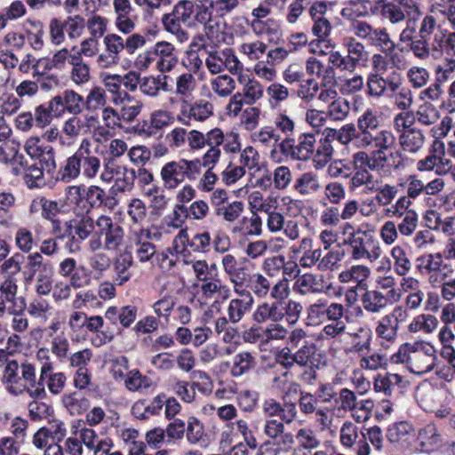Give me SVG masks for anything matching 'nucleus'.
Returning <instances> with one entry per match:
<instances>
[{
    "label": "nucleus",
    "mask_w": 455,
    "mask_h": 455,
    "mask_svg": "<svg viewBox=\"0 0 455 455\" xmlns=\"http://www.w3.org/2000/svg\"><path fill=\"white\" fill-rule=\"evenodd\" d=\"M220 18L213 0H180L172 12L163 16L162 21L165 30L175 36L180 43L189 39V34L182 24L190 28L203 27L204 36L213 41L220 30Z\"/></svg>",
    "instance_id": "nucleus-1"
},
{
    "label": "nucleus",
    "mask_w": 455,
    "mask_h": 455,
    "mask_svg": "<svg viewBox=\"0 0 455 455\" xmlns=\"http://www.w3.org/2000/svg\"><path fill=\"white\" fill-rule=\"evenodd\" d=\"M346 54L331 49L329 52L321 50L320 55H328L325 64L316 57H309L306 60V72L308 76L322 79L323 86H333L337 84L336 70L354 73L357 68L367 67L369 54L365 45L355 37H347L343 41Z\"/></svg>",
    "instance_id": "nucleus-2"
},
{
    "label": "nucleus",
    "mask_w": 455,
    "mask_h": 455,
    "mask_svg": "<svg viewBox=\"0 0 455 455\" xmlns=\"http://www.w3.org/2000/svg\"><path fill=\"white\" fill-rule=\"evenodd\" d=\"M167 138L171 146L176 148H183L188 143V148L193 151L208 149L217 143H225V152L235 154L240 150L239 134L234 132L225 133L220 127H214L203 132L196 129L188 131L183 127L173 128Z\"/></svg>",
    "instance_id": "nucleus-3"
},
{
    "label": "nucleus",
    "mask_w": 455,
    "mask_h": 455,
    "mask_svg": "<svg viewBox=\"0 0 455 455\" xmlns=\"http://www.w3.org/2000/svg\"><path fill=\"white\" fill-rule=\"evenodd\" d=\"M197 86L196 79L191 73L184 72L175 80V94L181 99L176 120L186 127H192L196 123H204L213 116V105L204 100L189 102V98Z\"/></svg>",
    "instance_id": "nucleus-4"
},
{
    "label": "nucleus",
    "mask_w": 455,
    "mask_h": 455,
    "mask_svg": "<svg viewBox=\"0 0 455 455\" xmlns=\"http://www.w3.org/2000/svg\"><path fill=\"white\" fill-rule=\"evenodd\" d=\"M101 167V161L92 151V143L89 138H84L75 153L68 156L60 167L59 180L70 183L83 177L95 179Z\"/></svg>",
    "instance_id": "nucleus-5"
},
{
    "label": "nucleus",
    "mask_w": 455,
    "mask_h": 455,
    "mask_svg": "<svg viewBox=\"0 0 455 455\" xmlns=\"http://www.w3.org/2000/svg\"><path fill=\"white\" fill-rule=\"evenodd\" d=\"M355 128L358 132L357 147L368 148L372 144L396 148L395 134L387 129H381V117L379 111L368 108L356 120Z\"/></svg>",
    "instance_id": "nucleus-6"
},
{
    "label": "nucleus",
    "mask_w": 455,
    "mask_h": 455,
    "mask_svg": "<svg viewBox=\"0 0 455 455\" xmlns=\"http://www.w3.org/2000/svg\"><path fill=\"white\" fill-rule=\"evenodd\" d=\"M128 35L126 38L116 33H109L104 36L105 52L100 53L96 59L97 66L100 68H110L118 65L123 52L132 55L146 44L144 36L137 33Z\"/></svg>",
    "instance_id": "nucleus-7"
},
{
    "label": "nucleus",
    "mask_w": 455,
    "mask_h": 455,
    "mask_svg": "<svg viewBox=\"0 0 455 455\" xmlns=\"http://www.w3.org/2000/svg\"><path fill=\"white\" fill-rule=\"evenodd\" d=\"M395 363H406L408 369L420 375L431 371L436 362L435 349L429 343H404L392 355Z\"/></svg>",
    "instance_id": "nucleus-8"
},
{
    "label": "nucleus",
    "mask_w": 455,
    "mask_h": 455,
    "mask_svg": "<svg viewBox=\"0 0 455 455\" xmlns=\"http://www.w3.org/2000/svg\"><path fill=\"white\" fill-rule=\"evenodd\" d=\"M97 230L88 242L89 249L97 251L104 249L108 251H117L124 242V229L117 222L105 214L96 219Z\"/></svg>",
    "instance_id": "nucleus-9"
},
{
    "label": "nucleus",
    "mask_w": 455,
    "mask_h": 455,
    "mask_svg": "<svg viewBox=\"0 0 455 455\" xmlns=\"http://www.w3.org/2000/svg\"><path fill=\"white\" fill-rule=\"evenodd\" d=\"M160 179L164 188L175 190L186 180H196L201 175V164L199 159L188 160L180 158L165 163L160 169Z\"/></svg>",
    "instance_id": "nucleus-10"
},
{
    "label": "nucleus",
    "mask_w": 455,
    "mask_h": 455,
    "mask_svg": "<svg viewBox=\"0 0 455 455\" xmlns=\"http://www.w3.org/2000/svg\"><path fill=\"white\" fill-rule=\"evenodd\" d=\"M374 149L370 153L358 151L352 156L355 169L367 168L372 172H383L395 165L399 151L395 148L372 144Z\"/></svg>",
    "instance_id": "nucleus-11"
},
{
    "label": "nucleus",
    "mask_w": 455,
    "mask_h": 455,
    "mask_svg": "<svg viewBox=\"0 0 455 455\" xmlns=\"http://www.w3.org/2000/svg\"><path fill=\"white\" fill-rule=\"evenodd\" d=\"M291 291L286 279L275 283L272 300H264L257 305L252 320L258 324L267 323H281V299H287Z\"/></svg>",
    "instance_id": "nucleus-12"
},
{
    "label": "nucleus",
    "mask_w": 455,
    "mask_h": 455,
    "mask_svg": "<svg viewBox=\"0 0 455 455\" xmlns=\"http://www.w3.org/2000/svg\"><path fill=\"white\" fill-rule=\"evenodd\" d=\"M353 34L383 54H390L396 48L395 42L385 27H375L368 21H355Z\"/></svg>",
    "instance_id": "nucleus-13"
},
{
    "label": "nucleus",
    "mask_w": 455,
    "mask_h": 455,
    "mask_svg": "<svg viewBox=\"0 0 455 455\" xmlns=\"http://www.w3.org/2000/svg\"><path fill=\"white\" fill-rule=\"evenodd\" d=\"M33 379V364L18 363L16 360L8 361L5 364L2 382L9 393L21 395L28 389V380Z\"/></svg>",
    "instance_id": "nucleus-14"
},
{
    "label": "nucleus",
    "mask_w": 455,
    "mask_h": 455,
    "mask_svg": "<svg viewBox=\"0 0 455 455\" xmlns=\"http://www.w3.org/2000/svg\"><path fill=\"white\" fill-rule=\"evenodd\" d=\"M315 134L301 133L297 140L286 137L278 143L279 151L293 161H307L315 153Z\"/></svg>",
    "instance_id": "nucleus-15"
},
{
    "label": "nucleus",
    "mask_w": 455,
    "mask_h": 455,
    "mask_svg": "<svg viewBox=\"0 0 455 455\" xmlns=\"http://www.w3.org/2000/svg\"><path fill=\"white\" fill-rule=\"evenodd\" d=\"M374 230L375 228L371 225L370 228L364 230L366 235L360 234L355 237L353 235L350 240H344V243L350 247L352 259L372 261L379 257L380 247L373 235Z\"/></svg>",
    "instance_id": "nucleus-16"
},
{
    "label": "nucleus",
    "mask_w": 455,
    "mask_h": 455,
    "mask_svg": "<svg viewBox=\"0 0 455 455\" xmlns=\"http://www.w3.org/2000/svg\"><path fill=\"white\" fill-rule=\"evenodd\" d=\"M208 56L205 59V65L212 74H220L225 69L232 74L242 70L243 67L234 50L226 48L224 50L207 51Z\"/></svg>",
    "instance_id": "nucleus-17"
},
{
    "label": "nucleus",
    "mask_w": 455,
    "mask_h": 455,
    "mask_svg": "<svg viewBox=\"0 0 455 455\" xmlns=\"http://www.w3.org/2000/svg\"><path fill=\"white\" fill-rule=\"evenodd\" d=\"M401 85V75L395 71L386 77L380 73H370L366 80L367 94L373 99H379L388 92H395Z\"/></svg>",
    "instance_id": "nucleus-18"
},
{
    "label": "nucleus",
    "mask_w": 455,
    "mask_h": 455,
    "mask_svg": "<svg viewBox=\"0 0 455 455\" xmlns=\"http://www.w3.org/2000/svg\"><path fill=\"white\" fill-rule=\"evenodd\" d=\"M263 433L268 438L269 444L277 447L274 455H277L279 451H288L295 443L294 435L285 431L284 424L277 419H267L263 425Z\"/></svg>",
    "instance_id": "nucleus-19"
},
{
    "label": "nucleus",
    "mask_w": 455,
    "mask_h": 455,
    "mask_svg": "<svg viewBox=\"0 0 455 455\" xmlns=\"http://www.w3.org/2000/svg\"><path fill=\"white\" fill-rule=\"evenodd\" d=\"M407 316L402 307H395L392 313L385 315L377 323L375 333L378 338L388 343H395L398 338L399 323Z\"/></svg>",
    "instance_id": "nucleus-20"
},
{
    "label": "nucleus",
    "mask_w": 455,
    "mask_h": 455,
    "mask_svg": "<svg viewBox=\"0 0 455 455\" xmlns=\"http://www.w3.org/2000/svg\"><path fill=\"white\" fill-rule=\"evenodd\" d=\"M345 307L342 304L332 302L321 298L310 304L307 308V319L313 323H323L327 320H336L344 316Z\"/></svg>",
    "instance_id": "nucleus-21"
},
{
    "label": "nucleus",
    "mask_w": 455,
    "mask_h": 455,
    "mask_svg": "<svg viewBox=\"0 0 455 455\" xmlns=\"http://www.w3.org/2000/svg\"><path fill=\"white\" fill-rule=\"evenodd\" d=\"M225 143H217L215 145L211 146L208 149H206L202 156V158L199 159L201 164V168L204 167L206 169L203 177L200 180V186L202 189L204 191H211L213 189V186L217 180V175L212 172L213 168L220 162L221 157V149L220 147L223 146V149L225 150Z\"/></svg>",
    "instance_id": "nucleus-22"
},
{
    "label": "nucleus",
    "mask_w": 455,
    "mask_h": 455,
    "mask_svg": "<svg viewBox=\"0 0 455 455\" xmlns=\"http://www.w3.org/2000/svg\"><path fill=\"white\" fill-rule=\"evenodd\" d=\"M428 282L433 288L441 290L443 299L451 301L455 299V269L451 265L443 264L428 277Z\"/></svg>",
    "instance_id": "nucleus-23"
},
{
    "label": "nucleus",
    "mask_w": 455,
    "mask_h": 455,
    "mask_svg": "<svg viewBox=\"0 0 455 455\" xmlns=\"http://www.w3.org/2000/svg\"><path fill=\"white\" fill-rule=\"evenodd\" d=\"M116 15L115 26L122 34H131L136 27L132 17L133 7L130 0H113Z\"/></svg>",
    "instance_id": "nucleus-24"
},
{
    "label": "nucleus",
    "mask_w": 455,
    "mask_h": 455,
    "mask_svg": "<svg viewBox=\"0 0 455 455\" xmlns=\"http://www.w3.org/2000/svg\"><path fill=\"white\" fill-rule=\"evenodd\" d=\"M239 297L233 298L228 301L226 313L232 324L240 323L252 309L254 297L251 292L237 294Z\"/></svg>",
    "instance_id": "nucleus-25"
},
{
    "label": "nucleus",
    "mask_w": 455,
    "mask_h": 455,
    "mask_svg": "<svg viewBox=\"0 0 455 455\" xmlns=\"http://www.w3.org/2000/svg\"><path fill=\"white\" fill-rule=\"evenodd\" d=\"M158 235V233L152 232L148 228H141L135 234V256L140 262H148L156 255V246L149 240Z\"/></svg>",
    "instance_id": "nucleus-26"
},
{
    "label": "nucleus",
    "mask_w": 455,
    "mask_h": 455,
    "mask_svg": "<svg viewBox=\"0 0 455 455\" xmlns=\"http://www.w3.org/2000/svg\"><path fill=\"white\" fill-rule=\"evenodd\" d=\"M56 109L60 110L61 116L67 111L71 115L78 116L84 109V98L74 90H65L62 94L52 97Z\"/></svg>",
    "instance_id": "nucleus-27"
},
{
    "label": "nucleus",
    "mask_w": 455,
    "mask_h": 455,
    "mask_svg": "<svg viewBox=\"0 0 455 455\" xmlns=\"http://www.w3.org/2000/svg\"><path fill=\"white\" fill-rule=\"evenodd\" d=\"M363 291L364 293L362 295L361 302L363 309L366 312L371 314H380L388 306L396 303V301L393 300L389 297H387V295L379 290H368L366 288Z\"/></svg>",
    "instance_id": "nucleus-28"
},
{
    "label": "nucleus",
    "mask_w": 455,
    "mask_h": 455,
    "mask_svg": "<svg viewBox=\"0 0 455 455\" xmlns=\"http://www.w3.org/2000/svg\"><path fill=\"white\" fill-rule=\"evenodd\" d=\"M258 365L257 354L250 351H240L232 357L230 375L241 378L251 373Z\"/></svg>",
    "instance_id": "nucleus-29"
},
{
    "label": "nucleus",
    "mask_w": 455,
    "mask_h": 455,
    "mask_svg": "<svg viewBox=\"0 0 455 455\" xmlns=\"http://www.w3.org/2000/svg\"><path fill=\"white\" fill-rule=\"evenodd\" d=\"M153 54L157 55L156 68L163 74L172 71L178 63L175 47L169 42H157Z\"/></svg>",
    "instance_id": "nucleus-30"
},
{
    "label": "nucleus",
    "mask_w": 455,
    "mask_h": 455,
    "mask_svg": "<svg viewBox=\"0 0 455 455\" xmlns=\"http://www.w3.org/2000/svg\"><path fill=\"white\" fill-rule=\"evenodd\" d=\"M199 282L202 296L205 299H212L217 294L223 295V299H228L230 295V289L223 284L218 269Z\"/></svg>",
    "instance_id": "nucleus-31"
},
{
    "label": "nucleus",
    "mask_w": 455,
    "mask_h": 455,
    "mask_svg": "<svg viewBox=\"0 0 455 455\" xmlns=\"http://www.w3.org/2000/svg\"><path fill=\"white\" fill-rule=\"evenodd\" d=\"M293 290L300 295L324 292L325 285L323 276L312 273L303 274L296 279L293 284Z\"/></svg>",
    "instance_id": "nucleus-32"
},
{
    "label": "nucleus",
    "mask_w": 455,
    "mask_h": 455,
    "mask_svg": "<svg viewBox=\"0 0 455 455\" xmlns=\"http://www.w3.org/2000/svg\"><path fill=\"white\" fill-rule=\"evenodd\" d=\"M375 16H380L384 20H388L392 25H396L403 22L406 20L404 12L396 2L388 0H376L374 1Z\"/></svg>",
    "instance_id": "nucleus-33"
},
{
    "label": "nucleus",
    "mask_w": 455,
    "mask_h": 455,
    "mask_svg": "<svg viewBox=\"0 0 455 455\" xmlns=\"http://www.w3.org/2000/svg\"><path fill=\"white\" fill-rule=\"evenodd\" d=\"M84 199L91 209H99L105 207L114 209L116 202L114 198L109 197L106 191L97 185H91L84 188Z\"/></svg>",
    "instance_id": "nucleus-34"
},
{
    "label": "nucleus",
    "mask_w": 455,
    "mask_h": 455,
    "mask_svg": "<svg viewBox=\"0 0 455 455\" xmlns=\"http://www.w3.org/2000/svg\"><path fill=\"white\" fill-rule=\"evenodd\" d=\"M52 371L53 364L41 366L40 375L38 379H36V368L33 365V379L28 380V384L27 386L28 389H26V393H28L31 398L42 400L47 397V392L45 389V387H47V377L48 373Z\"/></svg>",
    "instance_id": "nucleus-35"
},
{
    "label": "nucleus",
    "mask_w": 455,
    "mask_h": 455,
    "mask_svg": "<svg viewBox=\"0 0 455 455\" xmlns=\"http://www.w3.org/2000/svg\"><path fill=\"white\" fill-rule=\"evenodd\" d=\"M444 52L455 56V32L437 29L432 41V55L438 58Z\"/></svg>",
    "instance_id": "nucleus-36"
},
{
    "label": "nucleus",
    "mask_w": 455,
    "mask_h": 455,
    "mask_svg": "<svg viewBox=\"0 0 455 455\" xmlns=\"http://www.w3.org/2000/svg\"><path fill=\"white\" fill-rule=\"evenodd\" d=\"M133 265V258L130 251L119 252L114 259L113 267L116 274L115 282L123 285L132 277L131 267Z\"/></svg>",
    "instance_id": "nucleus-37"
},
{
    "label": "nucleus",
    "mask_w": 455,
    "mask_h": 455,
    "mask_svg": "<svg viewBox=\"0 0 455 455\" xmlns=\"http://www.w3.org/2000/svg\"><path fill=\"white\" fill-rule=\"evenodd\" d=\"M321 188L318 176L313 172L301 173L295 179L293 190L300 196H310L317 193Z\"/></svg>",
    "instance_id": "nucleus-38"
},
{
    "label": "nucleus",
    "mask_w": 455,
    "mask_h": 455,
    "mask_svg": "<svg viewBox=\"0 0 455 455\" xmlns=\"http://www.w3.org/2000/svg\"><path fill=\"white\" fill-rule=\"evenodd\" d=\"M121 103H115L114 105L120 107L117 112L123 124H131L140 114L143 104L140 100L130 94L121 99Z\"/></svg>",
    "instance_id": "nucleus-39"
},
{
    "label": "nucleus",
    "mask_w": 455,
    "mask_h": 455,
    "mask_svg": "<svg viewBox=\"0 0 455 455\" xmlns=\"http://www.w3.org/2000/svg\"><path fill=\"white\" fill-rule=\"evenodd\" d=\"M418 441L421 451L427 453L438 450L442 445V438L434 424H428L419 431Z\"/></svg>",
    "instance_id": "nucleus-40"
},
{
    "label": "nucleus",
    "mask_w": 455,
    "mask_h": 455,
    "mask_svg": "<svg viewBox=\"0 0 455 455\" xmlns=\"http://www.w3.org/2000/svg\"><path fill=\"white\" fill-rule=\"evenodd\" d=\"M349 335L351 338L349 352L357 354L359 356L370 353L372 340V331L371 329L360 327L356 331Z\"/></svg>",
    "instance_id": "nucleus-41"
},
{
    "label": "nucleus",
    "mask_w": 455,
    "mask_h": 455,
    "mask_svg": "<svg viewBox=\"0 0 455 455\" xmlns=\"http://www.w3.org/2000/svg\"><path fill=\"white\" fill-rule=\"evenodd\" d=\"M399 143L403 150L415 154L422 148L425 135L418 128L408 129L399 135Z\"/></svg>",
    "instance_id": "nucleus-42"
},
{
    "label": "nucleus",
    "mask_w": 455,
    "mask_h": 455,
    "mask_svg": "<svg viewBox=\"0 0 455 455\" xmlns=\"http://www.w3.org/2000/svg\"><path fill=\"white\" fill-rule=\"evenodd\" d=\"M142 196L148 199L149 207L156 214L160 215L168 206L169 198L165 195V188L158 184L150 186L141 192Z\"/></svg>",
    "instance_id": "nucleus-43"
},
{
    "label": "nucleus",
    "mask_w": 455,
    "mask_h": 455,
    "mask_svg": "<svg viewBox=\"0 0 455 455\" xmlns=\"http://www.w3.org/2000/svg\"><path fill=\"white\" fill-rule=\"evenodd\" d=\"M53 98L47 104H41L37 106L33 113V120H35V125L39 128H44L48 126L52 119L61 117L59 109H56V104Z\"/></svg>",
    "instance_id": "nucleus-44"
},
{
    "label": "nucleus",
    "mask_w": 455,
    "mask_h": 455,
    "mask_svg": "<svg viewBox=\"0 0 455 455\" xmlns=\"http://www.w3.org/2000/svg\"><path fill=\"white\" fill-rule=\"evenodd\" d=\"M50 350L51 353L60 362L68 360L70 354V342L64 331L59 334L50 333Z\"/></svg>",
    "instance_id": "nucleus-45"
},
{
    "label": "nucleus",
    "mask_w": 455,
    "mask_h": 455,
    "mask_svg": "<svg viewBox=\"0 0 455 455\" xmlns=\"http://www.w3.org/2000/svg\"><path fill=\"white\" fill-rule=\"evenodd\" d=\"M252 296L258 299H266L273 293L275 283L272 285L267 276L260 273H254L250 276L249 285Z\"/></svg>",
    "instance_id": "nucleus-46"
},
{
    "label": "nucleus",
    "mask_w": 455,
    "mask_h": 455,
    "mask_svg": "<svg viewBox=\"0 0 455 455\" xmlns=\"http://www.w3.org/2000/svg\"><path fill=\"white\" fill-rule=\"evenodd\" d=\"M403 382V378L396 373H386L378 375L374 379L373 388L377 393H383L386 396H391L395 388Z\"/></svg>",
    "instance_id": "nucleus-47"
},
{
    "label": "nucleus",
    "mask_w": 455,
    "mask_h": 455,
    "mask_svg": "<svg viewBox=\"0 0 455 455\" xmlns=\"http://www.w3.org/2000/svg\"><path fill=\"white\" fill-rule=\"evenodd\" d=\"M303 306L295 299H281V322L285 320L289 325H295L301 317Z\"/></svg>",
    "instance_id": "nucleus-48"
},
{
    "label": "nucleus",
    "mask_w": 455,
    "mask_h": 455,
    "mask_svg": "<svg viewBox=\"0 0 455 455\" xmlns=\"http://www.w3.org/2000/svg\"><path fill=\"white\" fill-rule=\"evenodd\" d=\"M26 25L29 26L25 30V36L29 45L36 51L42 50L44 47L43 36L44 35L43 23L40 20L28 19L26 20Z\"/></svg>",
    "instance_id": "nucleus-49"
},
{
    "label": "nucleus",
    "mask_w": 455,
    "mask_h": 455,
    "mask_svg": "<svg viewBox=\"0 0 455 455\" xmlns=\"http://www.w3.org/2000/svg\"><path fill=\"white\" fill-rule=\"evenodd\" d=\"M20 165L25 171V180L28 188H39L45 184L44 172L45 169L41 168L36 162L29 163L27 159Z\"/></svg>",
    "instance_id": "nucleus-50"
},
{
    "label": "nucleus",
    "mask_w": 455,
    "mask_h": 455,
    "mask_svg": "<svg viewBox=\"0 0 455 455\" xmlns=\"http://www.w3.org/2000/svg\"><path fill=\"white\" fill-rule=\"evenodd\" d=\"M101 118L104 122L105 127H98L94 133L95 136H100L103 138L108 136L109 133L105 128L113 130L116 128L123 127L124 124L121 121V118L116 108H114L109 106L104 108L101 111Z\"/></svg>",
    "instance_id": "nucleus-51"
},
{
    "label": "nucleus",
    "mask_w": 455,
    "mask_h": 455,
    "mask_svg": "<svg viewBox=\"0 0 455 455\" xmlns=\"http://www.w3.org/2000/svg\"><path fill=\"white\" fill-rule=\"evenodd\" d=\"M69 64L72 66L70 78L76 84L81 85L90 80V67L86 62H84L83 58L79 55L71 56L69 59Z\"/></svg>",
    "instance_id": "nucleus-52"
},
{
    "label": "nucleus",
    "mask_w": 455,
    "mask_h": 455,
    "mask_svg": "<svg viewBox=\"0 0 455 455\" xmlns=\"http://www.w3.org/2000/svg\"><path fill=\"white\" fill-rule=\"evenodd\" d=\"M106 91L100 86L92 88L84 98V109L88 113H97L100 109L106 108Z\"/></svg>",
    "instance_id": "nucleus-53"
},
{
    "label": "nucleus",
    "mask_w": 455,
    "mask_h": 455,
    "mask_svg": "<svg viewBox=\"0 0 455 455\" xmlns=\"http://www.w3.org/2000/svg\"><path fill=\"white\" fill-rule=\"evenodd\" d=\"M62 403L71 415H81L89 408V400L77 392L64 395Z\"/></svg>",
    "instance_id": "nucleus-54"
},
{
    "label": "nucleus",
    "mask_w": 455,
    "mask_h": 455,
    "mask_svg": "<svg viewBox=\"0 0 455 455\" xmlns=\"http://www.w3.org/2000/svg\"><path fill=\"white\" fill-rule=\"evenodd\" d=\"M152 384V379L139 370L130 371L124 379V386L131 392H141L151 387Z\"/></svg>",
    "instance_id": "nucleus-55"
},
{
    "label": "nucleus",
    "mask_w": 455,
    "mask_h": 455,
    "mask_svg": "<svg viewBox=\"0 0 455 455\" xmlns=\"http://www.w3.org/2000/svg\"><path fill=\"white\" fill-rule=\"evenodd\" d=\"M438 325V320L435 315L420 314L415 316L408 325V331L411 333L424 331L433 332Z\"/></svg>",
    "instance_id": "nucleus-56"
},
{
    "label": "nucleus",
    "mask_w": 455,
    "mask_h": 455,
    "mask_svg": "<svg viewBox=\"0 0 455 455\" xmlns=\"http://www.w3.org/2000/svg\"><path fill=\"white\" fill-rule=\"evenodd\" d=\"M439 118V110L430 102L420 104L414 116L415 121L425 126H430L435 124Z\"/></svg>",
    "instance_id": "nucleus-57"
},
{
    "label": "nucleus",
    "mask_w": 455,
    "mask_h": 455,
    "mask_svg": "<svg viewBox=\"0 0 455 455\" xmlns=\"http://www.w3.org/2000/svg\"><path fill=\"white\" fill-rule=\"evenodd\" d=\"M268 185L273 181L274 187L277 190H286L292 182V173L291 169L285 165L277 166L271 176L266 178Z\"/></svg>",
    "instance_id": "nucleus-58"
},
{
    "label": "nucleus",
    "mask_w": 455,
    "mask_h": 455,
    "mask_svg": "<svg viewBox=\"0 0 455 455\" xmlns=\"http://www.w3.org/2000/svg\"><path fill=\"white\" fill-rule=\"evenodd\" d=\"M233 231L250 236H259L262 234L261 218L256 213H252L251 218L243 217L241 224L235 227Z\"/></svg>",
    "instance_id": "nucleus-59"
},
{
    "label": "nucleus",
    "mask_w": 455,
    "mask_h": 455,
    "mask_svg": "<svg viewBox=\"0 0 455 455\" xmlns=\"http://www.w3.org/2000/svg\"><path fill=\"white\" fill-rule=\"evenodd\" d=\"M331 22L324 17L322 19H316L312 26V33L317 37L319 43H323L326 49L335 48V44L331 40L327 39L331 32Z\"/></svg>",
    "instance_id": "nucleus-60"
},
{
    "label": "nucleus",
    "mask_w": 455,
    "mask_h": 455,
    "mask_svg": "<svg viewBox=\"0 0 455 455\" xmlns=\"http://www.w3.org/2000/svg\"><path fill=\"white\" fill-rule=\"evenodd\" d=\"M244 211V204L241 201H232L222 207H219L214 213L223 220L233 223L239 220Z\"/></svg>",
    "instance_id": "nucleus-61"
},
{
    "label": "nucleus",
    "mask_w": 455,
    "mask_h": 455,
    "mask_svg": "<svg viewBox=\"0 0 455 455\" xmlns=\"http://www.w3.org/2000/svg\"><path fill=\"white\" fill-rule=\"evenodd\" d=\"M62 132L68 139L75 140L87 134V124L83 123L80 116L72 115L64 122Z\"/></svg>",
    "instance_id": "nucleus-62"
},
{
    "label": "nucleus",
    "mask_w": 455,
    "mask_h": 455,
    "mask_svg": "<svg viewBox=\"0 0 455 455\" xmlns=\"http://www.w3.org/2000/svg\"><path fill=\"white\" fill-rule=\"evenodd\" d=\"M211 89L220 97H228L235 89V81L228 75H220L210 82Z\"/></svg>",
    "instance_id": "nucleus-63"
},
{
    "label": "nucleus",
    "mask_w": 455,
    "mask_h": 455,
    "mask_svg": "<svg viewBox=\"0 0 455 455\" xmlns=\"http://www.w3.org/2000/svg\"><path fill=\"white\" fill-rule=\"evenodd\" d=\"M228 316H219L214 322V331L221 336L225 343H230L235 338L238 337V330L233 326Z\"/></svg>",
    "instance_id": "nucleus-64"
}]
</instances>
